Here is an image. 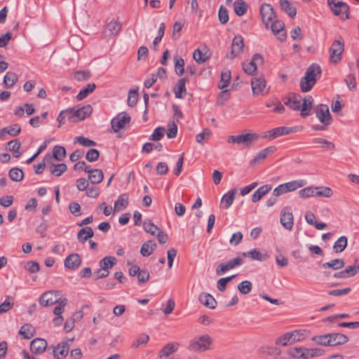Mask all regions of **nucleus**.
<instances>
[{
  "instance_id": "nucleus-1",
  "label": "nucleus",
  "mask_w": 359,
  "mask_h": 359,
  "mask_svg": "<svg viewBox=\"0 0 359 359\" xmlns=\"http://www.w3.org/2000/svg\"><path fill=\"white\" fill-rule=\"evenodd\" d=\"M322 70L320 67L313 63L306 69L305 75L300 80V89L302 92L306 93L310 91L317 81V76L321 75Z\"/></svg>"
},
{
  "instance_id": "nucleus-7",
  "label": "nucleus",
  "mask_w": 359,
  "mask_h": 359,
  "mask_svg": "<svg viewBox=\"0 0 359 359\" xmlns=\"http://www.w3.org/2000/svg\"><path fill=\"white\" fill-rule=\"evenodd\" d=\"M328 5L335 15L340 16L344 20L349 18V7L338 0H327Z\"/></svg>"
},
{
  "instance_id": "nucleus-42",
  "label": "nucleus",
  "mask_w": 359,
  "mask_h": 359,
  "mask_svg": "<svg viewBox=\"0 0 359 359\" xmlns=\"http://www.w3.org/2000/svg\"><path fill=\"white\" fill-rule=\"evenodd\" d=\"M96 88L95 83H88L87 86L82 90L76 95V100L79 101L85 99L90 93H92Z\"/></svg>"
},
{
  "instance_id": "nucleus-33",
  "label": "nucleus",
  "mask_w": 359,
  "mask_h": 359,
  "mask_svg": "<svg viewBox=\"0 0 359 359\" xmlns=\"http://www.w3.org/2000/svg\"><path fill=\"white\" fill-rule=\"evenodd\" d=\"M18 81V75L13 72H8L6 74L4 77V85L7 88H11Z\"/></svg>"
},
{
  "instance_id": "nucleus-54",
  "label": "nucleus",
  "mask_w": 359,
  "mask_h": 359,
  "mask_svg": "<svg viewBox=\"0 0 359 359\" xmlns=\"http://www.w3.org/2000/svg\"><path fill=\"white\" fill-rule=\"evenodd\" d=\"M312 142L313 144H321L324 150L334 149L335 147V145L332 142L320 137L314 138Z\"/></svg>"
},
{
  "instance_id": "nucleus-6",
  "label": "nucleus",
  "mask_w": 359,
  "mask_h": 359,
  "mask_svg": "<svg viewBox=\"0 0 359 359\" xmlns=\"http://www.w3.org/2000/svg\"><path fill=\"white\" fill-rule=\"evenodd\" d=\"M344 50V43L341 37H339V39L334 41L329 49L330 62L333 64L339 62L341 60Z\"/></svg>"
},
{
  "instance_id": "nucleus-49",
  "label": "nucleus",
  "mask_w": 359,
  "mask_h": 359,
  "mask_svg": "<svg viewBox=\"0 0 359 359\" xmlns=\"http://www.w3.org/2000/svg\"><path fill=\"white\" fill-rule=\"evenodd\" d=\"M53 156L58 161H62L66 156V150L64 147L55 146L53 149Z\"/></svg>"
},
{
  "instance_id": "nucleus-25",
  "label": "nucleus",
  "mask_w": 359,
  "mask_h": 359,
  "mask_svg": "<svg viewBox=\"0 0 359 359\" xmlns=\"http://www.w3.org/2000/svg\"><path fill=\"white\" fill-rule=\"evenodd\" d=\"M280 223L287 230H292L294 225L293 215L290 212L282 210L280 215Z\"/></svg>"
},
{
  "instance_id": "nucleus-53",
  "label": "nucleus",
  "mask_w": 359,
  "mask_h": 359,
  "mask_svg": "<svg viewBox=\"0 0 359 359\" xmlns=\"http://www.w3.org/2000/svg\"><path fill=\"white\" fill-rule=\"evenodd\" d=\"M293 343L292 334L291 332H287L276 340V344L277 345L287 346L289 344Z\"/></svg>"
},
{
  "instance_id": "nucleus-18",
  "label": "nucleus",
  "mask_w": 359,
  "mask_h": 359,
  "mask_svg": "<svg viewBox=\"0 0 359 359\" xmlns=\"http://www.w3.org/2000/svg\"><path fill=\"white\" fill-rule=\"evenodd\" d=\"M251 86L253 94L255 95H262L268 92V90L264 92L266 81L262 76L252 78L251 80Z\"/></svg>"
},
{
  "instance_id": "nucleus-15",
  "label": "nucleus",
  "mask_w": 359,
  "mask_h": 359,
  "mask_svg": "<svg viewBox=\"0 0 359 359\" xmlns=\"http://www.w3.org/2000/svg\"><path fill=\"white\" fill-rule=\"evenodd\" d=\"M243 38L239 34L236 35L232 41L231 53L229 55H227V57L229 58L230 60L233 59L238 55H240L241 53H243Z\"/></svg>"
},
{
  "instance_id": "nucleus-24",
  "label": "nucleus",
  "mask_w": 359,
  "mask_h": 359,
  "mask_svg": "<svg viewBox=\"0 0 359 359\" xmlns=\"http://www.w3.org/2000/svg\"><path fill=\"white\" fill-rule=\"evenodd\" d=\"M242 256L245 257H250L252 260H257L259 262L265 261L268 259L269 256L267 254L262 253L259 249L255 248L250 251L242 253Z\"/></svg>"
},
{
  "instance_id": "nucleus-46",
  "label": "nucleus",
  "mask_w": 359,
  "mask_h": 359,
  "mask_svg": "<svg viewBox=\"0 0 359 359\" xmlns=\"http://www.w3.org/2000/svg\"><path fill=\"white\" fill-rule=\"evenodd\" d=\"M193 57L198 64L205 62L210 57L207 52H202L199 48L196 49L193 53Z\"/></svg>"
},
{
  "instance_id": "nucleus-48",
  "label": "nucleus",
  "mask_w": 359,
  "mask_h": 359,
  "mask_svg": "<svg viewBox=\"0 0 359 359\" xmlns=\"http://www.w3.org/2000/svg\"><path fill=\"white\" fill-rule=\"evenodd\" d=\"M67 170V166L65 163L53 164L50 167V171L55 177H60Z\"/></svg>"
},
{
  "instance_id": "nucleus-3",
  "label": "nucleus",
  "mask_w": 359,
  "mask_h": 359,
  "mask_svg": "<svg viewBox=\"0 0 359 359\" xmlns=\"http://www.w3.org/2000/svg\"><path fill=\"white\" fill-rule=\"evenodd\" d=\"M332 194L333 191L327 187H307L299 191V197L302 198L309 197L330 198Z\"/></svg>"
},
{
  "instance_id": "nucleus-16",
  "label": "nucleus",
  "mask_w": 359,
  "mask_h": 359,
  "mask_svg": "<svg viewBox=\"0 0 359 359\" xmlns=\"http://www.w3.org/2000/svg\"><path fill=\"white\" fill-rule=\"evenodd\" d=\"M276 151L274 146L269 147L259 151L256 156L250 162L252 167H255L262 163L269 156L273 154Z\"/></svg>"
},
{
  "instance_id": "nucleus-9",
  "label": "nucleus",
  "mask_w": 359,
  "mask_h": 359,
  "mask_svg": "<svg viewBox=\"0 0 359 359\" xmlns=\"http://www.w3.org/2000/svg\"><path fill=\"white\" fill-rule=\"evenodd\" d=\"M74 340V338L69 339L67 341H63L54 346L53 354L55 359H64L67 357L70 347V344Z\"/></svg>"
},
{
  "instance_id": "nucleus-19",
  "label": "nucleus",
  "mask_w": 359,
  "mask_h": 359,
  "mask_svg": "<svg viewBox=\"0 0 359 359\" xmlns=\"http://www.w3.org/2000/svg\"><path fill=\"white\" fill-rule=\"evenodd\" d=\"M81 264V259L77 253L68 255L65 259V266L72 271L76 270Z\"/></svg>"
},
{
  "instance_id": "nucleus-43",
  "label": "nucleus",
  "mask_w": 359,
  "mask_h": 359,
  "mask_svg": "<svg viewBox=\"0 0 359 359\" xmlns=\"http://www.w3.org/2000/svg\"><path fill=\"white\" fill-rule=\"evenodd\" d=\"M266 107H273V111L277 114H283L285 110L284 105L278 100L268 101Z\"/></svg>"
},
{
  "instance_id": "nucleus-10",
  "label": "nucleus",
  "mask_w": 359,
  "mask_h": 359,
  "mask_svg": "<svg viewBox=\"0 0 359 359\" xmlns=\"http://www.w3.org/2000/svg\"><path fill=\"white\" fill-rule=\"evenodd\" d=\"M260 14L262 22L266 28L269 27V23L276 18L273 7L269 4H263L261 6Z\"/></svg>"
},
{
  "instance_id": "nucleus-56",
  "label": "nucleus",
  "mask_w": 359,
  "mask_h": 359,
  "mask_svg": "<svg viewBox=\"0 0 359 359\" xmlns=\"http://www.w3.org/2000/svg\"><path fill=\"white\" fill-rule=\"evenodd\" d=\"M312 341L318 345L330 346L329 334L315 336L312 338Z\"/></svg>"
},
{
  "instance_id": "nucleus-55",
  "label": "nucleus",
  "mask_w": 359,
  "mask_h": 359,
  "mask_svg": "<svg viewBox=\"0 0 359 359\" xmlns=\"http://www.w3.org/2000/svg\"><path fill=\"white\" fill-rule=\"evenodd\" d=\"M138 100V89L130 90L128 95L127 104L129 107H133Z\"/></svg>"
},
{
  "instance_id": "nucleus-12",
  "label": "nucleus",
  "mask_w": 359,
  "mask_h": 359,
  "mask_svg": "<svg viewBox=\"0 0 359 359\" xmlns=\"http://www.w3.org/2000/svg\"><path fill=\"white\" fill-rule=\"evenodd\" d=\"M316 116L324 126H329L332 122V116L327 104H319L316 107Z\"/></svg>"
},
{
  "instance_id": "nucleus-45",
  "label": "nucleus",
  "mask_w": 359,
  "mask_h": 359,
  "mask_svg": "<svg viewBox=\"0 0 359 359\" xmlns=\"http://www.w3.org/2000/svg\"><path fill=\"white\" fill-rule=\"evenodd\" d=\"M287 192L295 191L296 189L304 187L306 182L304 180H293L289 182L284 183Z\"/></svg>"
},
{
  "instance_id": "nucleus-44",
  "label": "nucleus",
  "mask_w": 359,
  "mask_h": 359,
  "mask_svg": "<svg viewBox=\"0 0 359 359\" xmlns=\"http://www.w3.org/2000/svg\"><path fill=\"white\" fill-rule=\"evenodd\" d=\"M104 177L103 172L100 169H94L93 171L90 172V175H88V180L92 184H99L100 183Z\"/></svg>"
},
{
  "instance_id": "nucleus-23",
  "label": "nucleus",
  "mask_w": 359,
  "mask_h": 359,
  "mask_svg": "<svg viewBox=\"0 0 359 359\" xmlns=\"http://www.w3.org/2000/svg\"><path fill=\"white\" fill-rule=\"evenodd\" d=\"M180 344L177 342H171L167 344L165 346L163 347V348L159 351L158 358L160 359L163 358H168L172 353L176 352L179 348Z\"/></svg>"
},
{
  "instance_id": "nucleus-21",
  "label": "nucleus",
  "mask_w": 359,
  "mask_h": 359,
  "mask_svg": "<svg viewBox=\"0 0 359 359\" xmlns=\"http://www.w3.org/2000/svg\"><path fill=\"white\" fill-rule=\"evenodd\" d=\"M47 347V342L45 339L41 338H36L33 339L30 344V350L33 353L40 354L42 353Z\"/></svg>"
},
{
  "instance_id": "nucleus-20",
  "label": "nucleus",
  "mask_w": 359,
  "mask_h": 359,
  "mask_svg": "<svg viewBox=\"0 0 359 359\" xmlns=\"http://www.w3.org/2000/svg\"><path fill=\"white\" fill-rule=\"evenodd\" d=\"M302 98L299 95L291 93L284 101V104L294 111H299L301 109Z\"/></svg>"
},
{
  "instance_id": "nucleus-13",
  "label": "nucleus",
  "mask_w": 359,
  "mask_h": 359,
  "mask_svg": "<svg viewBox=\"0 0 359 359\" xmlns=\"http://www.w3.org/2000/svg\"><path fill=\"white\" fill-rule=\"evenodd\" d=\"M243 263V259L241 257H235L226 262L219 264L216 268V273L222 275L229 270H231L236 266L241 265Z\"/></svg>"
},
{
  "instance_id": "nucleus-59",
  "label": "nucleus",
  "mask_w": 359,
  "mask_h": 359,
  "mask_svg": "<svg viewBox=\"0 0 359 359\" xmlns=\"http://www.w3.org/2000/svg\"><path fill=\"white\" fill-rule=\"evenodd\" d=\"M236 276V275H232L229 277L219 279L217 283V289L221 292H224L226 288L228 283L233 280Z\"/></svg>"
},
{
  "instance_id": "nucleus-4",
  "label": "nucleus",
  "mask_w": 359,
  "mask_h": 359,
  "mask_svg": "<svg viewBox=\"0 0 359 359\" xmlns=\"http://www.w3.org/2000/svg\"><path fill=\"white\" fill-rule=\"evenodd\" d=\"M259 137L257 133H248L238 135H231L227 138V142L230 144H243L244 148L252 146L259 140Z\"/></svg>"
},
{
  "instance_id": "nucleus-22",
  "label": "nucleus",
  "mask_w": 359,
  "mask_h": 359,
  "mask_svg": "<svg viewBox=\"0 0 359 359\" xmlns=\"http://www.w3.org/2000/svg\"><path fill=\"white\" fill-rule=\"evenodd\" d=\"M121 26L118 21L111 20L106 25L104 32L107 36L116 35L120 32Z\"/></svg>"
},
{
  "instance_id": "nucleus-28",
  "label": "nucleus",
  "mask_w": 359,
  "mask_h": 359,
  "mask_svg": "<svg viewBox=\"0 0 359 359\" xmlns=\"http://www.w3.org/2000/svg\"><path fill=\"white\" fill-rule=\"evenodd\" d=\"M128 205V195L122 194L118 196L117 200L114 203V212H119L126 208Z\"/></svg>"
},
{
  "instance_id": "nucleus-27",
  "label": "nucleus",
  "mask_w": 359,
  "mask_h": 359,
  "mask_svg": "<svg viewBox=\"0 0 359 359\" xmlns=\"http://www.w3.org/2000/svg\"><path fill=\"white\" fill-rule=\"evenodd\" d=\"M306 348L291 347L287 349L290 356L295 359H307Z\"/></svg>"
},
{
  "instance_id": "nucleus-62",
  "label": "nucleus",
  "mask_w": 359,
  "mask_h": 359,
  "mask_svg": "<svg viewBox=\"0 0 359 359\" xmlns=\"http://www.w3.org/2000/svg\"><path fill=\"white\" fill-rule=\"evenodd\" d=\"M184 61L181 57H175V67L178 75L181 76L184 72Z\"/></svg>"
},
{
  "instance_id": "nucleus-50",
  "label": "nucleus",
  "mask_w": 359,
  "mask_h": 359,
  "mask_svg": "<svg viewBox=\"0 0 359 359\" xmlns=\"http://www.w3.org/2000/svg\"><path fill=\"white\" fill-rule=\"evenodd\" d=\"M238 290L242 294H248L252 290V283L250 280H244L238 285Z\"/></svg>"
},
{
  "instance_id": "nucleus-60",
  "label": "nucleus",
  "mask_w": 359,
  "mask_h": 359,
  "mask_svg": "<svg viewBox=\"0 0 359 359\" xmlns=\"http://www.w3.org/2000/svg\"><path fill=\"white\" fill-rule=\"evenodd\" d=\"M143 227L146 232L152 236H156V233H158V231L160 229V228L154 224L151 221H144Z\"/></svg>"
},
{
  "instance_id": "nucleus-14",
  "label": "nucleus",
  "mask_w": 359,
  "mask_h": 359,
  "mask_svg": "<svg viewBox=\"0 0 359 359\" xmlns=\"http://www.w3.org/2000/svg\"><path fill=\"white\" fill-rule=\"evenodd\" d=\"M60 293L58 291H48L44 292L39 299V303L43 306H48L59 302Z\"/></svg>"
},
{
  "instance_id": "nucleus-64",
  "label": "nucleus",
  "mask_w": 359,
  "mask_h": 359,
  "mask_svg": "<svg viewBox=\"0 0 359 359\" xmlns=\"http://www.w3.org/2000/svg\"><path fill=\"white\" fill-rule=\"evenodd\" d=\"M69 43L71 46L76 50L82 48V40L77 35L72 36L69 39Z\"/></svg>"
},
{
  "instance_id": "nucleus-52",
  "label": "nucleus",
  "mask_w": 359,
  "mask_h": 359,
  "mask_svg": "<svg viewBox=\"0 0 359 359\" xmlns=\"http://www.w3.org/2000/svg\"><path fill=\"white\" fill-rule=\"evenodd\" d=\"M231 81V72L226 71L222 72L221 74V80L218 84V88L219 89H224L229 86Z\"/></svg>"
},
{
  "instance_id": "nucleus-31",
  "label": "nucleus",
  "mask_w": 359,
  "mask_h": 359,
  "mask_svg": "<svg viewBox=\"0 0 359 359\" xmlns=\"http://www.w3.org/2000/svg\"><path fill=\"white\" fill-rule=\"evenodd\" d=\"M271 186L270 184H265L260 187L252 196V201L257 203L261 198L267 194L271 190Z\"/></svg>"
},
{
  "instance_id": "nucleus-34",
  "label": "nucleus",
  "mask_w": 359,
  "mask_h": 359,
  "mask_svg": "<svg viewBox=\"0 0 359 359\" xmlns=\"http://www.w3.org/2000/svg\"><path fill=\"white\" fill-rule=\"evenodd\" d=\"M279 4L280 8L288 14L290 17L294 18L297 14V10L294 6H292L287 0H280Z\"/></svg>"
},
{
  "instance_id": "nucleus-58",
  "label": "nucleus",
  "mask_w": 359,
  "mask_h": 359,
  "mask_svg": "<svg viewBox=\"0 0 359 359\" xmlns=\"http://www.w3.org/2000/svg\"><path fill=\"white\" fill-rule=\"evenodd\" d=\"M211 134V130L210 129L205 128L203 130L202 133L198 134L196 136V140L198 143L203 144L205 142L209 139Z\"/></svg>"
},
{
  "instance_id": "nucleus-8",
  "label": "nucleus",
  "mask_w": 359,
  "mask_h": 359,
  "mask_svg": "<svg viewBox=\"0 0 359 359\" xmlns=\"http://www.w3.org/2000/svg\"><path fill=\"white\" fill-rule=\"evenodd\" d=\"M131 118L126 112H121L111 121V128L115 133L125 128L130 122Z\"/></svg>"
},
{
  "instance_id": "nucleus-63",
  "label": "nucleus",
  "mask_w": 359,
  "mask_h": 359,
  "mask_svg": "<svg viewBox=\"0 0 359 359\" xmlns=\"http://www.w3.org/2000/svg\"><path fill=\"white\" fill-rule=\"evenodd\" d=\"M242 67L244 72L249 75L253 74L257 69V65L252 61L249 62H243Z\"/></svg>"
},
{
  "instance_id": "nucleus-40",
  "label": "nucleus",
  "mask_w": 359,
  "mask_h": 359,
  "mask_svg": "<svg viewBox=\"0 0 359 359\" xmlns=\"http://www.w3.org/2000/svg\"><path fill=\"white\" fill-rule=\"evenodd\" d=\"M233 10L238 16L243 15L248 10V4L243 0H237L233 3Z\"/></svg>"
},
{
  "instance_id": "nucleus-61",
  "label": "nucleus",
  "mask_w": 359,
  "mask_h": 359,
  "mask_svg": "<svg viewBox=\"0 0 359 359\" xmlns=\"http://www.w3.org/2000/svg\"><path fill=\"white\" fill-rule=\"evenodd\" d=\"M91 76L90 71H77L74 72L73 78L78 81H88Z\"/></svg>"
},
{
  "instance_id": "nucleus-30",
  "label": "nucleus",
  "mask_w": 359,
  "mask_h": 359,
  "mask_svg": "<svg viewBox=\"0 0 359 359\" xmlns=\"http://www.w3.org/2000/svg\"><path fill=\"white\" fill-rule=\"evenodd\" d=\"M313 99L311 96H308L303 100L302 104H301L300 114L302 117L305 118L310 115L312 108Z\"/></svg>"
},
{
  "instance_id": "nucleus-47",
  "label": "nucleus",
  "mask_w": 359,
  "mask_h": 359,
  "mask_svg": "<svg viewBox=\"0 0 359 359\" xmlns=\"http://www.w3.org/2000/svg\"><path fill=\"white\" fill-rule=\"evenodd\" d=\"M236 191V189H233L223 196L222 203L225 205V208H229L232 205Z\"/></svg>"
},
{
  "instance_id": "nucleus-2",
  "label": "nucleus",
  "mask_w": 359,
  "mask_h": 359,
  "mask_svg": "<svg viewBox=\"0 0 359 359\" xmlns=\"http://www.w3.org/2000/svg\"><path fill=\"white\" fill-rule=\"evenodd\" d=\"M212 338L209 334H202L189 341L188 349L193 352H205L212 349Z\"/></svg>"
},
{
  "instance_id": "nucleus-17",
  "label": "nucleus",
  "mask_w": 359,
  "mask_h": 359,
  "mask_svg": "<svg viewBox=\"0 0 359 359\" xmlns=\"http://www.w3.org/2000/svg\"><path fill=\"white\" fill-rule=\"evenodd\" d=\"M271 29L276 36L280 41H284L286 39V32L285 31V24L281 20H274L271 22Z\"/></svg>"
},
{
  "instance_id": "nucleus-35",
  "label": "nucleus",
  "mask_w": 359,
  "mask_h": 359,
  "mask_svg": "<svg viewBox=\"0 0 359 359\" xmlns=\"http://www.w3.org/2000/svg\"><path fill=\"white\" fill-rule=\"evenodd\" d=\"M187 79L186 78H181L174 88V93L177 98L182 99L184 97L182 93H186V83Z\"/></svg>"
},
{
  "instance_id": "nucleus-37",
  "label": "nucleus",
  "mask_w": 359,
  "mask_h": 359,
  "mask_svg": "<svg viewBox=\"0 0 359 359\" xmlns=\"http://www.w3.org/2000/svg\"><path fill=\"white\" fill-rule=\"evenodd\" d=\"M156 248V244L152 241H148L143 243L140 249V253L143 257H148L153 253Z\"/></svg>"
},
{
  "instance_id": "nucleus-32",
  "label": "nucleus",
  "mask_w": 359,
  "mask_h": 359,
  "mask_svg": "<svg viewBox=\"0 0 359 359\" xmlns=\"http://www.w3.org/2000/svg\"><path fill=\"white\" fill-rule=\"evenodd\" d=\"M94 236V231L91 227L86 226L80 229L77 233V238L79 242L84 243L88 239Z\"/></svg>"
},
{
  "instance_id": "nucleus-26",
  "label": "nucleus",
  "mask_w": 359,
  "mask_h": 359,
  "mask_svg": "<svg viewBox=\"0 0 359 359\" xmlns=\"http://www.w3.org/2000/svg\"><path fill=\"white\" fill-rule=\"evenodd\" d=\"M330 346H335L338 345H342L346 344L348 341V338L346 335L341 333H330Z\"/></svg>"
},
{
  "instance_id": "nucleus-39",
  "label": "nucleus",
  "mask_w": 359,
  "mask_h": 359,
  "mask_svg": "<svg viewBox=\"0 0 359 359\" xmlns=\"http://www.w3.org/2000/svg\"><path fill=\"white\" fill-rule=\"evenodd\" d=\"M34 334V328L30 324H25L22 325L19 331V334L21 335L24 339H29Z\"/></svg>"
},
{
  "instance_id": "nucleus-11",
  "label": "nucleus",
  "mask_w": 359,
  "mask_h": 359,
  "mask_svg": "<svg viewBox=\"0 0 359 359\" xmlns=\"http://www.w3.org/2000/svg\"><path fill=\"white\" fill-rule=\"evenodd\" d=\"M298 131V127H278L273 128L266 133L264 137H269L271 139H275L278 137L288 135L290 133H294Z\"/></svg>"
},
{
  "instance_id": "nucleus-38",
  "label": "nucleus",
  "mask_w": 359,
  "mask_h": 359,
  "mask_svg": "<svg viewBox=\"0 0 359 359\" xmlns=\"http://www.w3.org/2000/svg\"><path fill=\"white\" fill-rule=\"evenodd\" d=\"M117 262V259L114 257H105L100 261L99 266L100 268L109 271L111 269Z\"/></svg>"
},
{
  "instance_id": "nucleus-36",
  "label": "nucleus",
  "mask_w": 359,
  "mask_h": 359,
  "mask_svg": "<svg viewBox=\"0 0 359 359\" xmlns=\"http://www.w3.org/2000/svg\"><path fill=\"white\" fill-rule=\"evenodd\" d=\"M345 265V262L342 259H334L328 262H325L321 264L322 268L328 269L331 268L334 270L342 269Z\"/></svg>"
},
{
  "instance_id": "nucleus-51",
  "label": "nucleus",
  "mask_w": 359,
  "mask_h": 359,
  "mask_svg": "<svg viewBox=\"0 0 359 359\" xmlns=\"http://www.w3.org/2000/svg\"><path fill=\"white\" fill-rule=\"evenodd\" d=\"M8 175L13 181L20 182L23 179L24 173L21 169L14 168L10 170Z\"/></svg>"
},
{
  "instance_id": "nucleus-41",
  "label": "nucleus",
  "mask_w": 359,
  "mask_h": 359,
  "mask_svg": "<svg viewBox=\"0 0 359 359\" xmlns=\"http://www.w3.org/2000/svg\"><path fill=\"white\" fill-rule=\"evenodd\" d=\"M348 240L346 236H342L339 237L333 245V250L336 253L341 252L346 248Z\"/></svg>"
},
{
  "instance_id": "nucleus-29",
  "label": "nucleus",
  "mask_w": 359,
  "mask_h": 359,
  "mask_svg": "<svg viewBox=\"0 0 359 359\" xmlns=\"http://www.w3.org/2000/svg\"><path fill=\"white\" fill-rule=\"evenodd\" d=\"M199 301L204 306L210 308L215 309L217 306V302L215 298L208 293H202L199 295Z\"/></svg>"
},
{
  "instance_id": "nucleus-5",
  "label": "nucleus",
  "mask_w": 359,
  "mask_h": 359,
  "mask_svg": "<svg viewBox=\"0 0 359 359\" xmlns=\"http://www.w3.org/2000/svg\"><path fill=\"white\" fill-rule=\"evenodd\" d=\"M93 112V108L90 104L84 105L80 108L73 107L69 109V121L76 123L84 120Z\"/></svg>"
},
{
  "instance_id": "nucleus-57",
  "label": "nucleus",
  "mask_w": 359,
  "mask_h": 359,
  "mask_svg": "<svg viewBox=\"0 0 359 359\" xmlns=\"http://www.w3.org/2000/svg\"><path fill=\"white\" fill-rule=\"evenodd\" d=\"M76 143H79V144L86 147H94L96 145V142L95 141L83 136L76 137L74 140V144Z\"/></svg>"
}]
</instances>
